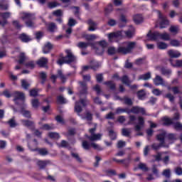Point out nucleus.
I'll list each match as a JSON object with an SVG mask.
<instances>
[{"instance_id":"f257e3e1","label":"nucleus","mask_w":182,"mask_h":182,"mask_svg":"<svg viewBox=\"0 0 182 182\" xmlns=\"http://www.w3.org/2000/svg\"><path fill=\"white\" fill-rule=\"evenodd\" d=\"M65 53H67L66 56H63V54H60V58L57 60V63L60 66L65 65V63L70 65V63H73L76 60V56L72 53L70 50H65Z\"/></svg>"},{"instance_id":"f03ea898","label":"nucleus","mask_w":182,"mask_h":182,"mask_svg":"<svg viewBox=\"0 0 182 182\" xmlns=\"http://www.w3.org/2000/svg\"><path fill=\"white\" fill-rule=\"evenodd\" d=\"M166 132H162L156 135V140L159 141V144L154 143L151 144V149L157 151V150H160L161 147H168V145L166 144Z\"/></svg>"},{"instance_id":"7ed1b4c3","label":"nucleus","mask_w":182,"mask_h":182,"mask_svg":"<svg viewBox=\"0 0 182 182\" xmlns=\"http://www.w3.org/2000/svg\"><path fill=\"white\" fill-rule=\"evenodd\" d=\"M127 44V47L123 46H120L117 49V53H121V55H128V53H132L133 49L136 48V42L129 41L125 43Z\"/></svg>"},{"instance_id":"20e7f679","label":"nucleus","mask_w":182,"mask_h":182,"mask_svg":"<svg viewBox=\"0 0 182 182\" xmlns=\"http://www.w3.org/2000/svg\"><path fill=\"white\" fill-rule=\"evenodd\" d=\"M21 18L23 21H26L25 24L28 28L35 27V23H33V21H35L36 17L34 14L24 12L23 13Z\"/></svg>"},{"instance_id":"39448f33","label":"nucleus","mask_w":182,"mask_h":182,"mask_svg":"<svg viewBox=\"0 0 182 182\" xmlns=\"http://www.w3.org/2000/svg\"><path fill=\"white\" fill-rule=\"evenodd\" d=\"M82 147L84 150H90V147H92L95 150H98L99 151L103 150V148L100 146V145L94 142L90 143L87 140H83L82 141Z\"/></svg>"},{"instance_id":"423d86ee","label":"nucleus","mask_w":182,"mask_h":182,"mask_svg":"<svg viewBox=\"0 0 182 182\" xmlns=\"http://www.w3.org/2000/svg\"><path fill=\"white\" fill-rule=\"evenodd\" d=\"M159 19H160L159 22V28L160 29H164L167 28L170 25V21L168 19H167L166 17L163 16V14H161V11H157Z\"/></svg>"},{"instance_id":"0eeeda50","label":"nucleus","mask_w":182,"mask_h":182,"mask_svg":"<svg viewBox=\"0 0 182 182\" xmlns=\"http://www.w3.org/2000/svg\"><path fill=\"white\" fill-rule=\"evenodd\" d=\"M133 158H132V155H129L127 159H117L116 158L112 159V161H115V163L123 164L125 168H127L130 164L132 163Z\"/></svg>"},{"instance_id":"6e6552de","label":"nucleus","mask_w":182,"mask_h":182,"mask_svg":"<svg viewBox=\"0 0 182 182\" xmlns=\"http://www.w3.org/2000/svg\"><path fill=\"white\" fill-rule=\"evenodd\" d=\"M159 32L154 31L151 32L150 30L148 33L146 34V38H148L147 41H151V42L157 41L159 39Z\"/></svg>"},{"instance_id":"1a4fd4ad","label":"nucleus","mask_w":182,"mask_h":182,"mask_svg":"<svg viewBox=\"0 0 182 182\" xmlns=\"http://www.w3.org/2000/svg\"><path fill=\"white\" fill-rule=\"evenodd\" d=\"M161 121L162 122V125L165 126L166 127H168L173 124H174V121L173 119L167 116L163 117L161 119Z\"/></svg>"},{"instance_id":"9d476101","label":"nucleus","mask_w":182,"mask_h":182,"mask_svg":"<svg viewBox=\"0 0 182 182\" xmlns=\"http://www.w3.org/2000/svg\"><path fill=\"white\" fill-rule=\"evenodd\" d=\"M12 96L14 97V102H16V100H25V94L23 92L15 91L12 93Z\"/></svg>"},{"instance_id":"9b49d317","label":"nucleus","mask_w":182,"mask_h":182,"mask_svg":"<svg viewBox=\"0 0 182 182\" xmlns=\"http://www.w3.org/2000/svg\"><path fill=\"white\" fill-rule=\"evenodd\" d=\"M103 135L102 134H94L92 135L89 136L88 134H85V137L90 140V141H96L97 140H102V136Z\"/></svg>"},{"instance_id":"f8f14e48","label":"nucleus","mask_w":182,"mask_h":182,"mask_svg":"<svg viewBox=\"0 0 182 182\" xmlns=\"http://www.w3.org/2000/svg\"><path fill=\"white\" fill-rule=\"evenodd\" d=\"M132 113H134V114H139V113H141V114H146V109L143 107H132L131 109Z\"/></svg>"},{"instance_id":"ddd939ff","label":"nucleus","mask_w":182,"mask_h":182,"mask_svg":"<svg viewBox=\"0 0 182 182\" xmlns=\"http://www.w3.org/2000/svg\"><path fill=\"white\" fill-rule=\"evenodd\" d=\"M144 127V118L143 117H138V124H136L134 127L136 132H140L141 128Z\"/></svg>"},{"instance_id":"4468645a","label":"nucleus","mask_w":182,"mask_h":182,"mask_svg":"<svg viewBox=\"0 0 182 182\" xmlns=\"http://www.w3.org/2000/svg\"><path fill=\"white\" fill-rule=\"evenodd\" d=\"M48 58L42 57L38 60H37L36 64L38 66H39V68H46V66H48Z\"/></svg>"},{"instance_id":"2eb2a0df","label":"nucleus","mask_w":182,"mask_h":182,"mask_svg":"<svg viewBox=\"0 0 182 182\" xmlns=\"http://www.w3.org/2000/svg\"><path fill=\"white\" fill-rule=\"evenodd\" d=\"M154 83L155 86H164V79L160 75H156L154 79Z\"/></svg>"},{"instance_id":"dca6fc26","label":"nucleus","mask_w":182,"mask_h":182,"mask_svg":"<svg viewBox=\"0 0 182 182\" xmlns=\"http://www.w3.org/2000/svg\"><path fill=\"white\" fill-rule=\"evenodd\" d=\"M79 84L81 86V90H80V95H87V83L85 81H80Z\"/></svg>"},{"instance_id":"f3484780","label":"nucleus","mask_w":182,"mask_h":182,"mask_svg":"<svg viewBox=\"0 0 182 182\" xmlns=\"http://www.w3.org/2000/svg\"><path fill=\"white\" fill-rule=\"evenodd\" d=\"M119 100H120L121 102H124V105H127V106H133V101L132 100V98H129V97H119Z\"/></svg>"},{"instance_id":"a211bd4d","label":"nucleus","mask_w":182,"mask_h":182,"mask_svg":"<svg viewBox=\"0 0 182 182\" xmlns=\"http://www.w3.org/2000/svg\"><path fill=\"white\" fill-rule=\"evenodd\" d=\"M122 35H123V33L122 31L112 32L108 34V39H114L116 38H120Z\"/></svg>"},{"instance_id":"6ab92c4d","label":"nucleus","mask_w":182,"mask_h":182,"mask_svg":"<svg viewBox=\"0 0 182 182\" xmlns=\"http://www.w3.org/2000/svg\"><path fill=\"white\" fill-rule=\"evenodd\" d=\"M93 43H90V42H79L77 45V48H79L80 49H87L88 46H93Z\"/></svg>"},{"instance_id":"aec40b11","label":"nucleus","mask_w":182,"mask_h":182,"mask_svg":"<svg viewBox=\"0 0 182 182\" xmlns=\"http://www.w3.org/2000/svg\"><path fill=\"white\" fill-rule=\"evenodd\" d=\"M51 49H53V45L50 42H48L43 48V53H49Z\"/></svg>"},{"instance_id":"412c9836","label":"nucleus","mask_w":182,"mask_h":182,"mask_svg":"<svg viewBox=\"0 0 182 182\" xmlns=\"http://www.w3.org/2000/svg\"><path fill=\"white\" fill-rule=\"evenodd\" d=\"M87 23L90 26L88 31H90V32H95V31H96V26H97V24H96V23L92 19H89L87 21Z\"/></svg>"},{"instance_id":"4be33fe9","label":"nucleus","mask_w":182,"mask_h":182,"mask_svg":"<svg viewBox=\"0 0 182 182\" xmlns=\"http://www.w3.org/2000/svg\"><path fill=\"white\" fill-rule=\"evenodd\" d=\"M168 55L171 58H180V56H181V53H180V52H178L177 50H169L168 51Z\"/></svg>"},{"instance_id":"5701e85b","label":"nucleus","mask_w":182,"mask_h":182,"mask_svg":"<svg viewBox=\"0 0 182 182\" xmlns=\"http://www.w3.org/2000/svg\"><path fill=\"white\" fill-rule=\"evenodd\" d=\"M18 38L21 39V42H23L24 43H28V42H31V38H29V36L25 33L20 34Z\"/></svg>"},{"instance_id":"b1692460","label":"nucleus","mask_w":182,"mask_h":182,"mask_svg":"<svg viewBox=\"0 0 182 182\" xmlns=\"http://www.w3.org/2000/svg\"><path fill=\"white\" fill-rule=\"evenodd\" d=\"M33 151H38L40 156H48L49 154V151L46 148H37L34 149Z\"/></svg>"},{"instance_id":"393cba45","label":"nucleus","mask_w":182,"mask_h":182,"mask_svg":"<svg viewBox=\"0 0 182 182\" xmlns=\"http://www.w3.org/2000/svg\"><path fill=\"white\" fill-rule=\"evenodd\" d=\"M9 4L6 3V0H0V11H8Z\"/></svg>"},{"instance_id":"a878e982","label":"nucleus","mask_w":182,"mask_h":182,"mask_svg":"<svg viewBox=\"0 0 182 182\" xmlns=\"http://www.w3.org/2000/svg\"><path fill=\"white\" fill-rule=\"evenodd\" d=\"M133 21L136 25H139L143 22V16L141 14H136L133 16Z\"/></svg>"},{"instance_id":"bb28decb","label":"nucleus","mask_w":182,"mask_h":182,"mask_svg":"<svg viewBox=\"0 0 182 182\" xmlns=\"http://www.w3.org/2000/svg\"><path fill=\"white\" fill-rule=\"evenodd\" d=\"M11 15H12V14L9 11L0 12V18H1L3 21H8V19L11 18Z\"/></svg>"},{"instance_id":"cd10ccee","label":"nucleus","mask_w":182,"mask_h":182,"mask_svg":"<svg viewBox=\"0 0 182 182\" xmlns=\"http://www.w3.org/2000/svg\"><path fill=\"white\" fill-rule=\"evenodd\" d=\"M49 163H50V161H37V166H38L41 169H43L46 168V166H48Z\"/></svg>"},{"instance_id":"c85d7f7f","label":"nucleus","mask_w":182,"mask_h":182,"mask_svg":"<svg viewBox=\"0 0 182 182\" xmlns=\"http://www.w3.org/2000/svg\"><path fill=\"white\" fill-rule=\"evenodd\" d=\"M11 23L14 28H15V29H17V31H21L22 28H23V26L21 24L19 21L18 20H14Z\"/></svg>"},{"instance_id":"c756f323","label":"nucleus","mask_w":182,"mask_h":182,"mask_svg":"<svg viewBox=\"0 0 182 182\" xmlns=\"http://www.w3.org/2000/svg\"><path fill=\"white\" fill-rule=\"evenodd\" d=\"M105 86H107L111 90H116V84L112 80L106 81L104 82Z\"/></svg>"},{"instance_id":"7c9ffc66","label":"nucleus","mask_w":182,"mask_h":182,"mask_svg":"<svg viewBox=\"0 0 182 182\" xmlns=\"http://www.w3.org/2000/svg\"><path fill=\"white\" fill-rule=\"evenodd\" d=\"M25 60H26V55L25 54V53H20L18 55L19 65H23V63H25Z\"/></svg>"},{"instance_id":"2f4dec72","label":"nucleus","mask_w":182,"mask_h":182,"mask_svg":"<svg viewBox=\"0 0 182 182\" xmlns=\"http://www.w3.org/2000/svg\"><path fill=\"white\" fill-rule=\"evenodd\" d=\"M139 79V80H149V79H151V73L148 72L144 75H141Z\"/></svg>"},{"instance_id":"473e14b6","label":"nucleus","mask_w":182,"mask_h":182,"mask_svg":"<svg viewBox=\"0 0 182 182\" xmlns=\"http://www.w3.org/2000/svg\"><path fill=\"white\" fill-rule=\"evenodd\" d=\"M161 73L164 75V76H170L171 75V70L168 68H166V67L161 68Z\"/></svg>"},{"instance_id":"72a5a7b5","label":"nucleus","mask_w":182,"mask_h":182,"mask_svg":"<svg viewBox=\"0 0 182 182\" xmlns=\"http://www.w3.org/2000/svg\"><path fill=\"white\" fill-rule=\"evenodd\" d=\"M108 136L110 140H116L117 139V134L114 132L113 129H109L108 131Z\"/></svg>"},{"instance_id":"f704fd0d","label":"nucleus","mask_w":182,"mask_h":182,"mask_svg":"<svg viewBox=\"0 0 182 182\" xmlns=\"http://www.w3.org/2000/svg\"><path fill=\"white\" fill-rule=\"evenodd\" d=\"M58 75L60 77L62 83H66L68 77L65 75H63V73L61 70H58Z\"/></svg>"},{"instance_id":"c9c22d12","label":"nucleus","mask_w":182,"mask_h":182,"mask_svg":"<svg viewBox=\"0 0 182 182\" xmlns=\"http://www.w3.org/2000/svg\"><path fill=\"white\" fill-rule=\"evenodd\" d=\"M57 6H60V4L58 3L56 1H50L48 3V8H49V9H53Z\"/></svg>"},{"instance_id":"e433bc0d","label":"nucleus","mask_w":182,"mask_h":182,"mask_svg":"<svg viewBox=\"0 0 182 182\" xmlns=\"http://www.w3.org/2000/svg\"><path fill=\"white\" fill-rule=\"evenodd\" d=\"M121 82L124 83V85H127V86H129L130 83H132V81L130 80V79H129V76L127 75H123L121 77Z\"/></svg>"},{"instance_id":"4c0bfd02","label":"nucleus","mask_w":182,"mask_h":182,"mask_svg":"<svg viewBox=\"0 0 182 182\" xmlns=\"http://www.w3.org/2000/svg\"><path fill=\"white\" fill-rule=\"evenodd\" d=\"M57 103L58 105H66L68 103V101L65 99V97L62 95L57 96Z\"/></svg>"},{"instance_id":"58836bf2","label":"nucleus","mask_w":182,"mask_h":182,"mask_svg":"<svg viewBox=\"0 0 182 182\" xmlns=\"http://www.w3.org/2000/svg\"><path fill=\"white\" fill-rule=\"evenodd\" d=\"M159 39H162V41H170V34L167 33H159Z\"/></svg>"},{"instance_id":"ea45409f","label":"nucleus","mask_w":182,"mask_h":182,"mask_svg":"<svg viewBox=\"0 0 182 182\" xmlns=\"http://www.w3.org/2000/svg\"><path fill=\"white\" fill-rule=\"evenodd\" d=\"M136 96L139 100H143V97H146L144 90H141L136 92Z\"/></svg>"},{"instance_id":"a19ab883","label":"nucleus","mask_w":182,"mask_h":182,"mask_svg":"<svg viewBox=\"0 0 182 182\" xmlns=\"http://www.w3.org/2000/svg\"><path fill=\"white\" fill-rule=\"evenodd\" d=\"M91 69L92 70H97L100 66V63L98 61H91Z\"/></svg>"},{"instance_id":"79ce46f5","label":"nucleus","mask_w":182,"mask_h":182,"mask_svg":"<svg viewBox=\"0 0 182 182\" xmlns=\"http://www.w3.org/2000/svg\"><path fill=\"white\" fill-rule=\"evenodd\" d=\"M113 11V4H108V6L105 7V16H107V15H109V14H110V12Z\"/></svg>"},{"instance_id":"37998d69","label":"nucleus","mask_w":182,"mask_h":182,"mask_svg":"<svg viewBox=\"0 0 182 182\" xmlns=\"http://www.w3.org/2000/svg\"><path fill=\"white\" fill-rule=\"evenodd\" d=\"M48 137L50 139H56L57 140L60 139V135L58 132H49Z\"/></svg>"},{"instance_id":"c03bdc74","label":"nucleus","mask_w":182,"mask_h":182,"mask_svg":"<svg viewBox=\"0 0 182 182\" xmlns=\"http://www.w3.org/2000/svg\"><path fill=\"white\" fill-rule=\"evenodd\" d=\"M21 114H23V116H24V117H27V119H31V115L30 111H28L24 109H21Z\"/></svg>"},{"instance_id":"a18cd8bd","label":"nucleus","mask_w":182,"mask_h":182,"mask_svg":"<svg viewBox=\"0 0 182 182\" xmlns=\"http://www.w3.org/2000/svg\"><path fill=\"white\" fill-rule=\"evenodd\" d=\"M173 126V129H175V130L181 132L182 130V124L177 122H173V124H172Z\"/></svg>"},{"instance_id":"49530a36","label":"nucleus","mask_w":182,"mask_h":182,"mask_svg":"<svg viewBox=\"0 0 182 182\" xmlns=\"http://www.w3.org/2000/svg\"><path fill=\"white\" fill-rule=\"evenodd\" d=\"M169 61L171 62V65L174 66L175 68H181L182 67V60H177L176 61V64H173V60L170 59Z\"/></svg>"},{"instance_id":"de8ad7c7","label":"nucleus","mask_w":182,"mask_h":182,"mask_svg":"<svg viewBox=\"0 0 182 182\" xmlns=\"http://www.w3.org/2000/svg\"><path fill=\"white\" fill-rule=\"evenodd\" d=\"M21 86L25 89V90H28V89H29V86H31V84H29L26 80H21Z\"/></svg>"},{"instance_id":"09e8293b","label":"nucleus","mask_w":182,"mask_h":182,"mask_svg":"<svg viewBox=\"0 0 182 182\" xmlns=\"http://www.w3.org/2000/svg\"><path fill=\"white\" fill-rule=\"evenodd\" d=\"M138 168L142 171H149V168L145 164L139 163L138 165Z\"/></svg>"},{"instance_id":"8fccbe9b","label":"nucleus","mask_w":182,"mask_h":182,"mask_svg":"<svg viewBox=\"0 0 182 182\" xmlns=\"http://www.w3.org/2000/svg\"><path fill=\"white\" fill-rule=\"evenodd\" d=\"M24 66H26V68H30V69H35V61H28L24 64Z\"/></svg>"},{"instance_id":"3c124183","label":"nucleus","mask_w":182,"mask_h":182,"mask_svg":"<svg viewBox=\"0 0 182 182\" xmlns=\"http://www.w3.org/2000/svg\"><path fill=\"white\" fill-rule=\"evenodd\" d=\"M7 123L11 128L16 127V126H18V124L15 122V119L14 118L9 119Z\"/></svg>"},{"instance_id":"603ef678","label":"nucleus","mask_w":182,"mask_h":182,"mask_svg":"<svg viewBox=\"0 0 182 182\" xmlns=\"http://www.w3.org/2000/svg\"><path fill=\"white\" fill-rule=\"evenodd\" d=\"M107 53L109 55H116L117 53V50L114 47H109L107 50Z\"/></svg>"},{"instance_id":"864d4df0","label":"nucleus","mask_w":182,"mask_h":182,"mask_svg":"<svg viewBox=\"0 0 182 182\" xmlns=\"http://www.w3.org/2000/svg\"><path fill=\"white\" fill-rule=\"evenodd\" d=\"M146 57L138 58L135 60V65H137V66H140V65H143V63H144Z\"/></svg>"},{"instance_id":"5fc2aeb1","label":"nucleus","mask_w":182,"mask_h":182,"mask_svg":"<svg viewBox=\"0 0 182 182\" xmlns=\"http://www.w3.org/2000/svg\"><path fill=\"white\" fill-rule=\"evenodd\" d=\"M31 105L34 109H38L39 107V100L38 99H33L31 101Z\"/></svg>"},{"instance_id":"6e6d98bb","label":"nucleus","mask_w":182,"mask_h":182,"mask_svg":"<svg viewBox=\"0 0 182 182\" xmlns=\"http://www.w3.org/2000/svg\"><path fill=\"white\" fill-rule=\"evenodd\" d=\"M56 28V24H55V23H50L48 24V31H49V32H55Z\"/></svg>"},{"instance_id":"4d7b16f0","label":"nucleus","mask_w":182,"mask_h":182,"mask_svg":"<svg viewBox=\"0 0 182 182\" xmlns=\"http://www.w3.org/2000/svg\"><path fill=\"white\" fill-rule=\"evenodd\" d=\"M82 110V106H80L79 102H76L75 106V112H76V113H81Z\"/></svg>"},{"instance_id":"13d9d810","label":"nucleus","mask_w":182,"mask_h":182,"mask_svg":"<svg viewBox=\"0 0 182 182\" xmlns=\"http://www.w3.org/2000/svg\"><path fill=\"white\" fill-rule=\"evenodd\" d=\"M122 134L125 137H130V131L128 129L123 128L122 129Z\"/></svg>"},{"instance_id":"bf43d9fd","label":"nucleus","mask_w":182,"mask_h":182,"mask_svg":"<svg viewBox=\"0 0 182 182\" xmlns=\"http://www.w3.org/2000/svg\"><path fill=\"white\" fill-rule=\"evenodd\" d=\"M168 46L167 45V43H166L164 42H159L158 43V48H159V49H161V50L167 49Z\"/></svg>"},{"instance_id":"052dcab7","label":"nucleus","mask_w":182,"mask_h":182,"mask_svg":"<svg viewBox=\"0 0 182 182\" xmlns=\"http://www.w3.org/2000/svg\"><path fill=\"white\" fill-rule=\"evenodd\" d=\"M84 119H86L87 122H92V120H93V114H92V113H90V112H86Z\"/></svg>"},{"instance_id":"680f3d73","label":"nucleus","mask_w":182,"mask_h":182,"mask_svg":"<svg viewBox=\"0 0 182 182\" xmlns=\"http://www.w3.org/2000/svg\"><path fill=\"white\" fill-rule=\"evenodd\" d=\"M1 96H5V97L9 99V97H12V93L11 94L8 90H4L1 93Z\"/></svg>"},{"instance_id":"e2e57ef3","label":"nucleus","mask_w":182,"mask_h":182,"mask_svg":"<svg viewBox=\"0 0 182 182\" xmlns=\"http://www.w3.org/2000/svg\"><path fill=\"white\" fill-rule=\"evenodd\" d=\"M60 147H65V148H68V150H70L71 147L70 146H69V143H68V141H66L65 140H62L60 145Z\"/></svg>"},{"instance_id":"0e129e2a","label":"nucleus","mask_w":182,"mask_h":182,"mask_svg":"<svg viewBox=\"0 0 182 182\" xmlns=\"http://www.w3.org/2000/svg\"><path fill=\"white\" fill-rule=\"evenodd\" d=\"M93 90H95V92H96L97 95L99 96L102 92V88H100V85L97 84L95 87H93Z\"/></svg>"},{"instance_id":"69168bd1","label":"nucleus","mask_w":182,"mask_h":182,"mask_svg":"<svg viewBox=\"0 0 182 182\" xmlns=\"http://www.w3.org/2000/svg\"><path fill=\"white\" fill-rule=\"evenodd\" d=\"M107 120H114V113L110 112L105 116Z\"/></svg>"},{"instance_id":"338daca9","label":"nucleus","mask_w":182,"mask_h":182,"mask_svg":"<svg viewBox=\"0 0 182 182\" xmlns=\"http://www.w3.org/2000/svg\"><path fill=\"white\" fill-rule=\"evenodd\" d=\"M71 156L72 157H73V159H75V160L78 161V163H82V159H80V156H79V154L72 152Z\"/></svg>"},{"instance_id":"774afa93","label":"nucleus","mask_w":182,"mask_h":182,"mask_svg":"<svg viewBox=\"0 0 182 182\" xmlns=\"http://www.w3.org/2000/svg\"><path fill=\"white\" fill-rule=\"evenodd\" d=\"M76 23H77L76 20H75L72 18H69L68 23V26L72 28V26H75V25H76Z\"/></svg>"}]
</instances>
